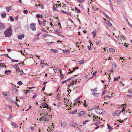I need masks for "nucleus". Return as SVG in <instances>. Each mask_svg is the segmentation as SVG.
Here are the masks:
<instances>
[{
  "label": "nucleus",
  "instance_id": "obj_23",
  "mask_svg": "<svg viewBox=\"0 0 132 132\" xmlns=\"http://www.w3.org/2000/svg\"><path fill=\"white\" fill-rule=\"evenodd\" d=\"M112 67L113 68H116V64L115 62H113V63L112 65Z\"/></svg>",
  "mask_w": 132,
  "mask_h": 132
},
{
  "label": "nucleus",
  "instance_id": "obj_46",
  "mask_svg": "<svg viewBox=\"0 0 132 132\" xmlns=\"http://www.w3.org/2000/svg\"><path fill=\"white\" fill-rule=\"evenodd\" d=\"M74 101L75 102V103H74V105H76V104L78 103L77 99L75 100H74Z\"/></svg>",
  "mask_w": 132,
  "mask_h": 132
},
{
  "label": "nucleus",
  "instance_id": "obj_49",
  "mask_svg": "<svg viewBox=\"0 0 132 132\" xmlns=\"http://www.w3.org/2000/svg\"><path fill=\"white\" fill-rule=\"evenodd\" d=\"M77 101H78V103H82V102L81 101H80L79 100H77Z\"/></svg>",
  "mask_w": 132,
  "mask_h": 132
},
{
  "label": "nucleus",
  "instance_id": "obj_14",
  "mask_svg": "<svg viewBox=\"0 0 132 132\" xmlns=\"http://www.w3.org/2000/svg\"><path fill=\"white\" fill-rule=\"evenodd\" d=\"M57 5L56 4H54L53 5V10L54 11L56 10L57 9H56V8H57Z\"/></svg>",
  "mask_w": 132,
  "mask_h": 132
},
{
  "label": "nucleus",
  "instance_id": "obj_15",
  "mask_svg": "<svg viewBox=\"0 0 132 132\" xmlns=\"http://www.w3.org/2000/svg\"><path fill=\"white\" fill-rule=\"evenodd\" d=\"M120 76H118L116 77H114V81H118V80L120 79Z\"/></svg>",
  "mask_w": 132,
  "mask_h": 132
},
{
  "label": "nucleus",
  "instance_id": "obj_31",
  "mask_svg": "<svg viewBox=\"0 0 132 132\" xmlns=\"http://www.w3.org/2000/svg\"><path fill=\"white\" fill-rule=\"evenodd\" d=\"M80 113L81 114V115H82L85 114L86 113V112L85 111H81L80 112Z\"/></svg>",
  "mask_w": 132,
  "mask_h": 132
},
{
  "label": "nucleus",
  "instance_id": "obj_37",
  "mask_svg": "<svg viewBox=\"0 0 132 132\" xmlns=\"http://www.w3.org/2000/svg\"><path fill=\"white\" fill-rule=\"evenodd\" d=\"M30 129H31L32 131H33L35 129H34V128L33 127H32V126L30 127Z\"/></svg>",
  "mask_w": 132,
  "mask_h": 132
},
{
  "label": "nucleus",
  "instance_id": "obj_60",
  "mask_svg": "<svg viewBox=\"0 0 132 132\" xmlns=\"http://www.w3.org/2000/svg\"><path fill=\"white\" fill-rule=\"evenodd\" d=\"M15 104H16V105L18 107H19V105L17 103V102H15Z\"/></svg>",
  "mask_w": 132,
  "mask_h": 132
},
{
  "label": "nucleus",
  "instance_id": "obj_22",
  "mask_svg": "<svg viewBox=\"0 0 132 132\" xmlns=\"http://www.w3.org/2000/svg\"><path fill=\"white\" fill-rule=\"evenodd\" d=\"M10 21H11V22H13L14 21V19L12 16H10Z\"/></svg>",
  "mask_w": 132,
  "mask_h": 132
},
{
  "label": "nucleus",
  "instance_id": "obj_54",
  "mask_svg": "<svg viewBox=\"0 0 132 132\" xmlns=\"http://www.w3.org/2000/svg\"><path fill=\"white\" fill-rule=\"evenodd\" d=\"M123 122V120H121V119H120L119 120V122H120L122 123Z\"/></svg>",
  "mask_w": 132,
  "mask_h": 132
},
{
  "label": "nucleus",
  "instance_id": "obj_10",
  "mask_svg": "<svg viewBox=\"0 0 132 132\" xmlns=\"http://www.w3.org/2000/svg\"><path fill=\"white\" fill-rule=\"evenodd\" d=\"M24 37V34H22L18 36V38L19 40H21Z\"/></svg>",
  "mask_w": 132,
  "mask_h": 132
},
{
  "label": "nucleus",
  "instance_id": "obj_38",
  "mask_svg": "<svg viewBox=\"0 0 132 132\" xmlns=\"http://www.w3.org/2000/svg\"><path fill=\"white\" fill-rule=\"evenodd\" d=\"M30 90H27L26 91H24V94L25 95H26L29 92H30Z\"/></svg>",
  "mask_w": 132,
  "mask_h": 132
},
{
  "label": "nucleus",
  "instance_id": "obj_16",
  "mask_svg": "<svg viewBox=\"0 0 132 132\" xmlns=\"http://www.w3.org/2000/svg\"><path fill=\"white\" fill-rule=\"evenodd\" d=\"M96 30H94V31H93L92 33V34L93 35V38H94L95 37L96 35Z\"/></svg>",
  "mask_w": 132,
  "mask_h": 132
},
{
  "label": "nucleus",
  "instance_id": "obj_17",
  "mask_svg": "<svg viewBox=\"0 0 132 132\" xmlns=\"http://www.w3.org/2000/svg\"><path fill=\"white\" fill-rule=\"evenodd\" d=\"M11 125L15 127L16 128L18 127V125L15 123L12 122L11 123Z\"/></svg>",
  "mask_w": 132,
  "mask_h": 132
},
{
  "label": "nucleus",
  "instance_id": "obj_4",
  "mask_svg": "<svg viewBox=\"0 0 132 132\" xmlns=\"http://www.w3.org/2000/svg\"><path fill=\"white\" fill-rule=\"evenodd\" d=\"M120 110H118L117 112H114L113 113V115L117 116L118 115H119L121 112H123L124 111H125V110L124 109H122V111H121L119 113L118 112V111H119Z\"/></svg>",
  "mask_w": 132,
  "mask_h": 132
},
{
  "label": "nucleus",
  "instance_id": "obj_28",
  "mask_svg": "<svg viewBox=\"0 0 132 132\" xmlns=\"http://www.w3.org/2000/svg\"><path fill=\"white\" fill-rule=\"evenodd\" d=\"M41 31L42 32H46V31L45 30H44V28L43 27L41 28Z\"/></svg>",
  "mask_w": 132,
  "mask_h": 132
},
{
  "label": "nucleus",
  "instance_id": "obj_18",
  "mask_svg": "<svg viewBox=\"0 0 132 132\" xmlns=\"http://www.w3.org/2000/svg\"><path fill=\"white\" fill-rule=\"evenodd\" d=\"M6 10L7 12H8L9 10H11V7L10 6H9V7H7L6 8Z\"/></svg>",
  "mask_w": 132,
  "mask_h": 132
},
{
  "label": "nucleus",
  "instance_id": "obj_58",
  "mask_svg": "<svg viewBox=\"0 0 132 132\" xmlns=\"http://www.w3.org/2000/svg\"><path fill=\"white\" fill-rule=\"evenodd\" d=\"M45 86L42 89L41 91H43L45 89Z\"/></svg>",
  "mask_w": 132,
  "mask_h": 132
},
{
  "label": "nucleus",
  "instance_id": "obj_27",
  "mask_svg": "<svg viewBox=\"0 0 132 132\" xmlns=\"http://www.w3.org/2000/svg\"><path fill=\"white\" fill-rule=\"evenodd\" d=\"M75 9L77 11V13H80L81 12L80 10L79 9L77 8L76 7H75Z\"/></svg>",
  "mask_w": 132,
  "mask_h": 132
},
{
  "label": "nucleus",
  "instance_id": "obj_2",
  "mask_svg": "<svg viewBox=\"0 0 132 132\" xmlns=\"http://www.w3.org/2000/svg\"><path fill=\"white\" fill-rule=\"evenodd\" d=\"M11 27L10 26L7 30L4 32L5 36L9 37L11 35Z\"/></svg>",
  "mask_w": 132,
  "mask_h": 132
},
{
  "label": "nucleus",
  "instance_id": "obj_25",
  "mask_svg": "<svg viewBox=\"0 0 132 132\" xmlns=\"http://www.w3.org/2000/svg\"><path fill=\"white\" fill-rule=\"evenodd\" d=\"M12 90H13L15 92H16L18 91V90L15 88H13Z\"/></svg>",
  "mask_w": 132,
  "mask_h": 132
},
{
  "label": "nucleus",
  "instance_id": "obj_39",
  "mask_svg": "<svg viewBox=\"0 0 132 132\" xmlns=\"http://www.w3.org/2000/svg\"><path fill=\"white\" fill-rule=\"evenodd\" d=\"M16 69V72H18L20 71V70H19V68L18 67H16V68H15Z\"/></svg>",
  "mask_w": 132,
  "mask_h": 132
},
{
  "label": "nucleus",
  "instance_id": "obj_61",
  "mask_svg": "<svg viewBox=\"0 0 132 132\" xmlns=\"http://www.w3.org/2000/svg\"><path fill=\"white\" fill-rule=\"evenodd\" d=\"M7 50L8 52H10L11 51V49H7Z\"/></svg>",
  "mask_w": 132,
  "mask_h": 132
},
{
  "label": "nucleus",
  "instance_id": "obj_57",
  "mask_svg": "<svg viewBox=\"0 0 132 132\" xmlns=\"http://www.w3.org/2000/svg\"><path fill=\"white\" fill-rule=\"evenodd\" d=\"M105 92V91L104 90H103L102 91V95H103L104 94Z\"/></svg>",
  "mask_w": 132,
  "mask_h": 132
},
{
  "label": "nucleus",
  "instance_id": "obj_43",
  "mask_svg": "<svg viewBox=\"0 0 132 132\" xmlns=\"http://www.w3.org/2000/svg\"><path fill=\"white\" fill-rule=\"evenodd\" d=\"M108 26H109L110 27L112 26V25L111 23L110 22L108 23Z\"/></svg>",
  "mask_w": 132,
  "mask_h": 132
},
{
  "label": "nucleus",
  "instance_id": "obj_19",
  "mask_svg": "<svg viewBox=\"0 0 132 132\" xmlns=\"http://www.w3.org/2000/svg\"><path fill=\"white\" fill-rule=\"evenodd\" d=\"M74 84V82L73 81H72V82L70 83L69 84H68V86L69 87H70L72 85H73Z\"/></svg>",
  "mask_w": 132,
  "mask_h": 132
},
{
  "label": "nucleus",
  "instance_id": "obj_33",
  "mask_svg": "<svg viewBox=\"0 0 132 132\" xmlns=\"http://www.w3.org/2000/svg\"><path fill=\"white\" fill-rule=\"evenodd\" d=\"M109 51L111 52H113L115 51L114 50V49L112 48H110L109 49Z\"/></svg>",
  "mask_w": 132,
  "mask_h": 132
},
{
  "label": "nucleus",
  "instance_id": "obj_62",
  "mask_svg": "<svg viewBox=\"0 0 132 132\" xmlns=\"http://www.w3.org/2000/svg\"><path fill=\"white\" fill-rule=\"evenodd\" d=\"M38 21L39 23V24L40 26L41 25V22L39 19H38Z\"/></svg>",
  "mask_w": 132,
  "mask_h": 132
},
{
  "label": "nucleus",
  "instance_id": "obj_20",
  "mask_svg": "<svg viewBox=\"0 0 132 132\" xmlns=\"http://www.w3.org/2000/svg\"><path fill=\"white\" fill-rule=\"evenodd\" d=\"M71 80V78H69L68 79H67L66 80H65V81H62V84H63L64 83H66V82L67 81H69V80Z\"/></svg>",
  "mask_w": 132,
  "mask_h": 132
},
{
  "label": "nucleus",
  "instance_id": "obj_26",
  "mask_svg": "<svg viewBox=\"0 0 132 132\" xmlns=\"http://www.w3.org/2000/svg\"><path fill=\"white\" fill-rule=\"evenodd\" d=\"M61 12L62 13H64V14H68V13L67 12H66V11H64L63 10H62V11H61Z\"/></svg>",
  "mask_w": 132,
  "mask_h": 132
},
{
  "label": "nucleus",
  "instance_id": "obj_32",
  "mask_svg": "<svg viewBox=\"0 0 132 132\" xmlns=\"http://www.w3.org/2000/svg\"><path fill=\"white\" fill-rule=\"evenodd\" d=\"M89 121V120H86V121H84L83 122V125H85V124H86V123H87V122H88Z\"/></svg>",
  "mask_w": 132,
  "mask_h": 132
},
{
  "label": "nucleus",
  "instance_id": "obj_63",
  "mask_svg": "<svg viewBox=\"0 0 132 132\" xmlns=\"http://www.w3.org/2000/svg\"><path fill=\"white\" fill-rule=\"evenodd\" d=\"M36 94H35V95H34L33 97H32V98H35V97H36Z\"/></svg>",
  "mask_w": 132,
  "mask_h": 132
},
{
  "label": "nucleus",
  "instance_id": "obj_36",
  "mask_svg": "<svg viewBox=\"0 0 132 132\" xmlns=\"http://www.w3.org/2000/svg\"><path fill=\"white\" fill-rule=\"evenodd\" d=\"M84 106H85V107H87V105L86 103V100H85L84 101Z\"/></svg>",
  "mask_w": 132,
  "mask_h": 132
},
{
  "label": "nucleus",
  "instance_id": "obj_12",
  "mask_svg": "<svg viewBox=\"0 0 132 132\" xmlns=\"http://www.w3.org/2000/svg\"><path fill=\"white\" fill-rule=\"evenodd\" d=\"M1 17L3 18H5L6 16V13H1Z\"/></svg>",
  "mask_w": 132,
  "mask_h": 132
},
{
  "label": "nucleus",
  "instance_id": "obj_8",
  "mask_svg": "<svg viewBox=\"0 0 132 132\" xmlns=\"http://www.w3.org/2000/svg\"><path fill=\"white\" fill-rule=\"evenodd\" d=\"M5 25L3 23L0 22V29H5Z\"/></svg>",
  "mask_w": 132,
  "mask_h": 132
},
{
  "label": "nucleus",
  "instance_id": "obj_30",
  "mask_svg": "<svg viewBox=\"0 0 132 132\" xmlns=\"http://www.w3.org/2000/svg\"><path fill=\"white\" fill-rule=\"evenodd\" d=\"M57 98L59 100H60V95L59 94H58L57 95Z\"/></svg>",
  "mask_w": 132,
  "mask_h": 132
},
{
  "label": "nucleus",
  "instance_id": "obj_35",
  "mask_svg": "<svg viewBox=\"0 0 132 132\" xmlns=\"http://www.w3.org/2000/svg\"><path fill=\"white\" fill-rule=\"evenodd\" d=\"M11 61L12 62H18V61L17 60H14V59H12L11 60Z\"/></svg>",
  "mask_w": 132,
  "mask_h": 132
},
{
  "label": "nucleus",
  "instance_id": "obj_6",
  "mask_svg": "<svg viewBox=\"0 0 132 132\" xmlns=\"http://www.w3.org/2000/svg\"><path fill=\"white\" fill-rule=\"evenodd\" d=\"M30 28L33 30L35 31L36 30L35 24H31L30 25Z\"/></svg>",
  "mask_w": 132,
  "mask_h": 132
},
{
  "label": "nucleus",
  "instance_id": "obj_47",
  "mask_svg": "<svg viewBox=\"0 0 132 132\" xmlns=\"http://www.w3.org/2000/svg\"><path fill=\"white\" fill-rule=\"evenodd\" d=\"M48 34H45L43 35V36L44 37H46L48 35Z\"/></svg>",
  "mask_w": 132,
  "mask_h": 132
},
{
  "label": "nucleus",
  "instance_id": "obj_41",
  "mask_svg": "<svg viewBox=\"0 0 132 132\" xmlns=\"http://www.w3.org/2000/svg\"><path fill=\"white\" fill-rule=\"evenodd\" d=\"M85 0H78V2L80 3L83 2Z\"/></svg>",
  "mask_w": 132,
  "mask_h": 132
},
{
  "label": "nucleus",
  "instance_id": "obj_34",
  "mask_svg": "<svg viewBox=\"0 0 132 132\" xmlns=\"http://www.w3.org/2000/svg\"><path fill=\"white\" fill-rule=\"evenodd\" d=\"M17 84L18 85H22L23 84L22 82L21 81H19L17 82Z\"/></svg>",
  "mask_w": 132,
  "mask_h": 132
},
{
  "label": "nucleus",
  "instance_id": "obj_42",
  "mask_svg": "<svg viewBox=\"0 0 132 132\" xmlns=\"http://www.w3.org/2000/svg\"><path fill=\"white\" fill-rule=\"evenodd\" d=\"M23 12L25 14H27L28 13V11L27 10H25L23 11Z\"/></svg>",
  "mask_w": 132,
  "mask_h": 132
},
{
  "label": "nucleus",
  "instance_id": "obj_52",
  "mask_svg": "<svg viewBox=\"0 0 132 132\" xmlns=\"http://www.w3.org/2000/svg\"><path fill=\"white\" fill-rule=\"evenodd\" d=\"M88 48L89 50H91V48L90 46H88Z\"/></svg>",
  "mask_w": 132,
  "mask_h": 132
},
{
  "label": "nucleus",
  "instance_id": "obj_51",
  "mask_svg": "<svg viewBox=\"0 0 132 132\" xmlns=\"http://www.w3.org/2000/svg\"><path fill=\"white\" fill-rule=\"evenodd\" d=\"M36 17L38 18H40V16L38 14H37L36 15Z\"/></svg>",
  "mask_w": 132,
  "mask_h": 132
},
{
  "label": "nucleus",
  "instance_id": "obj_11",
  "mask_svg": "<svg viewBox=\"0 0 132 132\" xmlns=\"http://www.w3.org/2000/svg\"><path fill=\"white\" fill-rule=\"evenodd\" d=\"M41 105L43 108H46V107H47V109L49 108L47 104L45 102L42 103Z\"/></svg>",
  "mask_w": 132,
  "mask_h": 132
},
{
  "label": "nucleus",
  "instance_id": "obj_3",
  "mask_svg": "<svg viewBox=\"0 0 132 132\" xmlns=\"http://www.w3.org/2000/svg\"><path fill=\"white\" fill-rule=\"evenodd\" d=\"M91 92H92V94L95 97H96L97 96L99 95L100 93L96 92L97 91V88H95L94 89H92L90 90Z\"/></svg>",
  "mask_w": 132,
  "mask_h": 132
},
{
  "label": "nucleus",
  "instance_id": "obj_9",
  "mask_svg": "<svg viewBox=\"0 0 132 132\" xmlns=\"http://www.w3.org/2000/svg\"><path fill=\"white\" fill-rule=\"evenodd\" d=\"M61 126L63 128H65L67 126V123L66 122L64 121H63L61 123Z\"/></svg>",
  "mask_w": 132,
  "mask_h": 132
},
{
  "label": "nucleus",
  "instance_id": "obj_48",
  "mask_svg": "<svg viewBox=\"0 0 132 132\" xmlns=\"http://www.w3.org/2000/svg\"><path fill=\"white\" fill-rule=\"evenodd\" d=\"M122 106H123V108H126V106L125 105V104H123L122 105H121Z\"/></svg>",
  "mask_w": 132,
  "mask_h": 132
},
{
  "label": "nucleus",
  "instance_id": "obj_7",
  "mask_svg": "<svg viewBox=\"0 0 132 132\" xmlns=\"http://www.w3.org/2000/svg\"><path fill=\"white\" fill-rule=\"evenodd\" d=\"M2 94L3 96L7 98L9 94V93L7 92H3L2 93Z\"/></svg>",
  "mask_w": 132,
  "mask_h": 132
},
{
  "label": "nucleus",
  "instance_id": "obj_40",
  "mask_svg": "<svg viewBox=\"0 0 132 132\" xmlns=\"http://www.w3.org/2000/svg\"><path fill=\"white\" fill-rule=\"evenodd\" d=\"M64 75L63 74H61L60 75V77L62 79L64 78Z\"/></svg>",
  "mask_w": 132,
  "mask_h": 132
},
{
  "label": "nucleus",
  "instance_id": "obj_5",
  "mask_svg": "<svg viewBox=\"0 0 132 132\" xmlns=\"http://www.w3.org/2000/svg\"><path fill=\"white\" fill-rule=\"evenodd\" d=\"M46 114H44L41 117V118L40 119V120H42L43 121H48V119H47L46 117Z\"/></svg>",
  "mask_w": 132,
  "mask_h": 132
},
{
  "label": "nucleus",
  "instance_id": "obj_44",
  "mask_svg": "<svg viewBox=\"0 0 132 132\" xmlns=\"http://www.w3.org/2000/svg\"><path fill=\"white\" fill-rule=\"evenodd\" d=\"M55 32H57V33H59L60 32V31L59 29H57V30H56L55 31Z\"/></svg>",
  "mask_w": 132,
  "mask_h": 132
},
{
  "label": "nucleus",
  "instance_id": "obj_1",
  "mask_svg": "<svg viewBox=\"0 0 132 132\" xmlns=\"http://www.w3.org/2000/svg\"><path fill=\"white\" fill-rule=\"evenodd\" d=\"M97 107L96 106H95L93 108V109H95V111L98 114H104L105 113V112H103V110L101 109L98 108H99L98 106Z\"/></svg>",
  "mask_w": 132,
  "mask_h": 132
},
{
  "label": "nucleus",
  "instance_id": "obj_24",
  "mask_svg": "<svg viewBox=\"0 0 132 132\" xmlns=\"http://www.w3.org/2000/svg\"><path fill=\"white\" fill-rule=\"evenodd\" d=\"M84 60H81V61H78V63L79 64H81L84 63Z\"/></svg>",
  "mask_w": 132,
  "mask_h": 132
},
{
  "label": "nucleus",
  "instance_id": "obj_53",
  "mask_svg": "<svg viewBox=\"0 0 132 132\" xmlns=\"http://www.w3.org/2000/svg\"><path fill=\"white\" fill-rule=\"evenodd\" d=\"M19 66L18 64H15L14 65V67H15L16 68V67H18V66Z\"/></svg>",
  "mask_w": 132,
  "mask_h": 132
},
{
  "label": "nucleus",
  "instance_id": "obj_45",
  "mask_svg": "<svg viewBox=\"0 0 132 132\" xmlns=\"http://www.w3.org/2000/svg\"><path fill=\"white\" fill-rule=\"evenodd\" d=\"M97 71H95L94 72L93 74V75L94 76L95 75V74L97 73Z\"/></svg>",
  "mask_w": 132,
  "mask_h": 132
},
{
  "label": "nucleus",
  "instance_id": "obj_13",
  "mask_svg": "<svg viewBox=\"0 0 132 132\" xmlns=\"http://www.w3.org/2000/svg\"><path fill=\"white\" fill-rule=\"evenodd\" d=\"M50 51L51 52L54 53H56L58 52L57 50L55 49H51Z\"/></svg>",
  "mask_w": 132,
  "mask_h": 132
},
{
  "label": "nucleus",
  "instance_id": "obj_55",
  "mask_svg": "<svg viewBox=\"0 0 132 132\" xmlns=\"http://www.w3.org/2000/svg\"><path fill=\"white\" fill-rule=\"evenodd\" d=\"M77 115L78 116H81V114L80 113V112L79 113H77Z\"/></svg>",
  "mask_w": 132,
  "mask_h": 132
},
{
  "label": "nucleus",
  "instance_id": "obj_64",
  "mask_svg": "<svg viewBox=\"0 0 132 132\" xmlns=\"http://www.w3.org/2000/svg\"><path fill=\"white\" fill-rule=\"evenodd\" d=\"M77 111V110H76L72 112V114H74L75 113H76Z\"/></svg>",
  "mask_w": 132,
  "mask_h": 132
},
{
  "label": "nucleus",
  "instance_id": "obj_59",
  "mask_svg": "<svg viewBox=\"0 0 132 132\" xmlns=\"http://www.w3.org/2000/svg\"><path fill=\"white\" fill-rule=\"evenodd\" d=\"M122 107H123V106H122L121 105H119L118 108H122Z\"/></svg>",
  "mask_w": 132,
  "mask_h": 132
},
{
  "label": "nucleus",
  "instance_id": "obj_56",
  "mask_svg": "<svg viewBox=\"0 0 132 132\" xmlns=\"http://www.w3.org/2000/svg\"><path fill=\"white\" fill-rule=\"evenodd\" d=\"M8 107L9 108H12V106L11 105H8Z\"/></svg>",
  "mask_w": 132,
  "mask_h": 132
},
{
  "label": "nucleus",
  "instance_id": "obj_21",
  "mask_svg": "<svg viewBox=\"0 0 132 132\" xmlns=\"http://www.w3.org/2000/svg\"><path fill=\"white\" fill-rule=\"evenodd\" d=\"M46 22V21L44 19H43V21L42 22V24L43 25L45 26V23Z\"/></svg>",
  "mask_w": 132,
  "mask_h": 132
},
{
  "label": "nucleus",
  "instance_id": "obj_29",
  "mask_svg": "<svg viewBox=\"0 0 132 132\" xmlns=\"http://www.w3.org/2000/svg\"><path fill=\"white\" fill-rule=\"evenodd\" d=\"M108 128L109 130L110 131L111 130L113 129V128L112 127H110L108 125Z\"/></svg>",
  "mask_w": 132,
  "mask_h": 132
},
{
  "label": "nucleus",
  "instance_id": "obj_50",
  "mask_svg": "<svg viewBox=\"0 0 132 132\" xmlns=\"http://www.w3.org/2000/svg\"><path fill=\"white\" fill-rule=\"evenodd\" d=\"M128 92L129 94H131L132 93V91L130 90H129Z\"/></svg>",
  "mask_w": 132,
  "mask_h": 132
}]
</instances>
